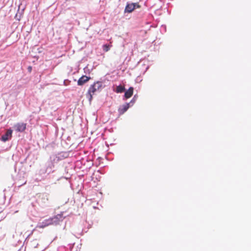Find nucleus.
Segmentation results:
<instances>
[{
	"instance_id": "3",
	"label": "nucleus",
	"mask_w": 251,
	"mask_h": 251,
	"mask_svg": "<svg viewBox=\"0 0 251 251\" xmlns=\"http://www.w3.org/2000/svg\"><path fill=\"white\" fill-rule=\"evenodd\" d=\"M26 124L23 123H17L14 126L15 129L18 132H23L26 129Z\"/></svg>"
},
{
	"instance_id": "6",
	"label": "nucleus",
	"mask_w": 251,
	"mask_h": 251,
	"mask_svg": "<svg viewBox=\"0 0 251 251\" xmlns=\"http://www.w3.org/2000/svg\"><path fill=\"white\" fill-rule=\"evenodd\" d=\"M130 103H126L121 106L118 109V112L120 115H123L129 108Z\"/></svg>"
},
{
	"instance_id": "9",
	"label": "nucleus",
	"mask_w": 251,
	"mask_h": 251,
	"mask_svg": "<svg viewBox=\"0 0 251 251\" xmlns=\"http://www.w3.org/2000/svg\"><path fill=\"white\" fill-rule=\"evenodd\" d=\"M133 93V88L131 87H130L127 91L125 92V97L126 99H128L130 98Z\"/></svg>"
},
{
	"instance_id": "12",
	"label": "nucleus",
	"mask_w": 251,
	"mask_h": 251,
	"mask_svg": "<svg viewBox=\"0 0 251 251\" xmlns=\"http://www.w3.org/2000/svg\"><path fill=\"white\" fill-rule=\"evenodd\" d=\"M102 48L104 51L107 52L110 50V46L109 45L105 44L103 45Z\"/></svg>"
},
{
	"instance_id": "4",
	"label": "nucleus",
	"mask_w": 251,
	"mask_h": 251,
	"mask_svg": "<svg viewBox=\"0 0 251 251\" xmlns=\"http://www.w3.org/2000/svg\"><path fill=\"white\" fill-rule=\"evenodd\" d=\"M52 224V222H51V220L50 218H49L48 219H46L43 221L41 223H39L38 225V227L39 228H44L48 226L51 225Z\"/></svg>"
},
{
	"instance_id": "8",
	"label": "nucleus",
	"mask_w": 251,
	"mask_h": 251,
	"mask_svg": "<svg viewBox=\"0 0 251 251\" xmlns=\"http://www.w3.org/2000/svg\"><path fill=\"white\" fill-rule=\"evenodd\" d=\"M136 4L133 3L127 4L125 8V12L131 13L136 8Z\"/></svg>"
},
{
	"instance_id": "5",
	"label": "nucleus",
	"mask_w": 251,
	"mask_h": 251,
	"mask_svg": "<svg viewBox=\"0 0 251 251\" xmlns=\"http://www.w3.org/2000/svg\"><path fill=\"white\" fill-rule=\"evenodd\" d=\"M12 130L9 129L6 132L1 136V140L3 142H6L12 137Z\"/></svg>"
},
{
	"instance_id": "10",
	"label": "nucleus",
	"mask_w": 251,
	"mask_h": 251,
	"mask_svg": "<svg viewBox=\"0 0 251 251\" xmlns=\"http://www.w3.org/2000/svg\"><path fill=\"white\" fill-rule=\"evenodd\" d=\"M125 87L122 85H119L117 87L116 92L119 93H122L125 91Z\"/></svg>"
},
{
	"instance_id": "11",
	"label": "nucleus",
	"mask_w": 251,
	"mask_h": 251,
	"mask_svg": "<svg viewBox=\"0 0 251 251\" xmlns=\"http://www.w3.org/2000/svg\"><path fill=\"white\" fill-rule=\"evenodd\" d=\"M41 198L42 200V201L44 203L49 200L47 195H43L41 196Z\"/></svg>"
},
{
	"instance_id": "7",
	"label": "nucleus",
	"mask_w": 251,
	"mask_h": 251,
	"mask_svg": "<svg viewBox=\"0 0 251 251\" xmlns=\"http://www.w3.org/2000/svg\"><path fill=\"white\" fill-rule=\"evenodd\" d=\"M90 77L87 76L86 75L82 76L77 81V85L82 86L90 79Z\"/></svg>"
},
{
	"instance_id": "13",
	"label": "nucleus",
	"mask_w": 251,
	"mask_h": 251,
	"mask_svg": "<svg viewBox=\"0 0 251 251\" xmlns=\"http://www.w3.org/2000/svg\"><path fill=\"white\" fill-rule=\"evenodd\" d=\"M134 4H136V8H140V5L138 3H133Z\"/></svg>"
},
{
	"instance_id": "1",
	"label": "nucleus",
	"mask_w": 251,
	"mask_h": 251,
	"mask_svg": "<svg viewBox=\"0 0 251 251\" xmlns=\"http://www.w3.org/2000/svg\"><path fill=\"white\" fill-rule=\"evenodd\" d=\"M102 87V83L100 81H97L91 85L88 91L87 96L90 101L93 99V95H95L97 92H100Z\"/></svg>"
},
{
	"instance_id": "14",
	"label": "nucleus",
	"mask_w": 251,
	"mask_h": 251,
	"mask_svg": "<svg viewBox=\"0 0 251 251\" xmlns=\"http://www.w3.org/2000/svg\"><path fill=\"white\" fill-rule=\"evenodd\" d=\"M27 70H28V72H31V70H32V67L29 66L27 68Z\"/></svg>"
},
{
	"instance_id": "2",
	"label": "nucleus",
	"mask_w": 251,
	"mask_h": 251,
	"mask_svg": "<svg viewBox=\"0 0 251 251\" xmlns=\"http://www.w3.org/2000/svg\"><path fill=\"white\" fill-rule=\"evenodd\" d=\"M53 225H57L64 219L63 214H57L50 218Z\"/></svg>"
}]
</instances>
